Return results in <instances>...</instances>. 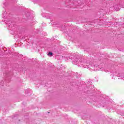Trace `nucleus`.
I'll return each mask as SVG.
<instances>
[{
	"instance_id": "1",
	"label": "nucleus",
	"mask_w": 124,
	"mask_h": 124,
	"mask_svg": "<svg viewBox=\"0 0 124 124\" xmlns=\"http://www.w3.org/2000/svg\"><path fill=\"white\" fill-rule=\"evenodd\" d=\"M72 61L73 63L78 65V66H82L86 68H87L86 66H88L87 62L82 58V56L81 55H77L76 58H73Z\"/></svg>"
},
{
	"instance_id": "2",
	"label": "nucleus",
	"mask_w": 124,
	"mask_h": 124,
	"mask_svg": "<svg viewBox=\"0 0 124 124\" xmlns=\"http://www.w3.org/2000/svg\"><path fill=\"white\" fill-rule=\"evenodd\" d=\"M24 19H26V20H30L31 19H32V16L31 15L29 12H27L24 15Z\"/></svg>"
},
{
	"instance_id": "3",
	"label": "nucleus",
	"mask_w": 124,
	"mask_h": 124,
	"mask_svg": "<svg viewBox=\"0 0 124 124\" xmlns=\"http://www.w3.org/2000/svg\"><path fill=\"white\" fill-rule=\"evenodd\" d=\"M4 23L7 24L8 27V29H10V28H12V22L10 20H8V19H6L4 20Z\"/></svg>"
},
{
	"instance_id": "4",
	"label": "nucleus",
	"mask_w": 124,
	"mask_h": 124,
	"mask_svg": "<svg viewBox=\"0 0 124 124\" xmlns=\"http://www.w3.org/2000/svg\"><path fill=\"white\" fill-rule=\"evenodd\" d=\"M2 15H3V16H2L3 18H5V17L6 18H8L7 16H6L7 14H6V11H5V10H4V11H3Z\"/></svg>"
},
{
	"instance_id": "5",
	"label": "nucleus",
	"mask_w": 124,
	"mask_h": 124,
	"mask_svg": "<svg viewBox=\"0 0 124 124\" xmlns=\"http://www.w3.org/2000/svg\"><path fill=\"white\" fill-rule=\"evenodd\" d=\"M87 84H90V86L89 87H88V89L90 90H92V89H93V88L92 87V82L91 81V80H89L87 82Z\"/></svg>"
},
{
	"instance_id": "6",
	"label": "nucleus",
	"mask_w": 124,
	"mask_h": 124,
	"mask_svg": "<svg viewBox=\"0 0 124 124\" xmlns=\"http://www.w3.org/2000/svg\"><path fill=\"white\" fill-rule=\"evenodd\" d=\"M35 23H36V22H35L34 20H33L31 22L30 26H33V25H34V24H35Z\"/></svg>"
},
{
	"instance_id": "7",
	"label": "nucleus",
	"mask_w": 124,
	"mask_h": 124,
	"mask_svg": "<svg viewBox=\"0 0 124 124\" xmlns=\"http://www.w3.org/2000/svg\"><path fill=\"white\" fill-rule=\"evenodd\" d=\"M47 55H48V56H49V57H53V53L52 52H48Z\"/></svg>"
},
{
	"instance_id": "8",
	"label": "nucleus",
	"mask_w": 124,
	"mask_h": 124,
	"mask_svg": "<svg viewBox=\"0 0 124 124\" xmlns=\"http://www.w3.org/2000/svg\"><path fill=\"white\" fill-rule=\"evenodd\" d=\"M30 92H31V90L29 89V90H26L25 93H27V94H28V95H30L31 94L29 93Z\"/></svg>"
},
{
	"instance_id": "9",
	"label": "nucleus",
	"mask_w": 124,
	"mask_h": 124,
	"mask_svg": "<svg viewBox=\"0 0 124 124\" xmlns=\"http://www.w3.org/2000/svg\"><path fill=\"white\" fill-rule=\"evenodd\" d=\"M3 8H4V7H5V6H6V5H7V3L6 2H5L4 3H3Z\"/></svg>"
},
{
	"instance_id": "10",
	"label": "nucleus",
	"mask_w": 124,
	"mask_h": 124,
	"mask_svg": "<svg viewBox=\"0 0 124 124\" xmlns=\"http://www.w3.org/2000/svg\"><path fill=\"white\" fill-rule=\"evenodd\" d=\"M115 11H119L120 10V8H114Z\"/></svg>"
},
{
	"instance_id": "11",
	"label": "nucleus",
	"mask_w": 124,
	"mask_h": 124,
	"mask_svg": "<svg viewBox=\"0 0 124 124\" xmlns=\"http://www.w3.org/2000/svg\"><path fill=\"white\" fill-rule=\"evenodd\" d=\"M7 75H11V73H7Z\"/></svg>"
},
{
	"instance_id": "12",
	"label": "nucleus",
	"mask_w": 124,
	"mask_h": 124,
	"mask_svg": "<svg viewBox=\"0 0 124 124\" xmlns=\"http://www.w3.org/2000/svg\"><path fill=\"white\" fill-rule=\"evenodd\" d=\"M48 114H50V112H48Z\"/></svg>"
},
{
	"instance_id": "13",
	"label": "nucleus",
	"mask_w": 124,
	"mask_h": 124,
	"mask_svg": "<svg viewBox=\"0 0 124 124\" xmlns=\"http://www.w3.org/2000/svg\"><path fill=\"white\" fill-rule=\"evenodd\" d=\"M113 76V74H111V76Z\"/></svg>"
},
{
	"instance_id": "14",
	"label": "nucleus",
	"mask_w": 124,
	"mask_h": 124,
	"mask_svg": "<svg viewBox=\"0 0 124 124\" xmlns=\"http://www.w3.org/2000/svg\"><path fill=\"white\" fill-rule=\"evenodd\" d=\"M122 79H124V78H122Z\"/></svg>"
}]
</instances>
